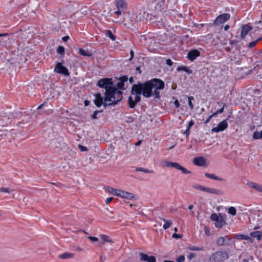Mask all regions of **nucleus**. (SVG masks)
Returning <instances> with one entry per match:
<instances>
[{
    "mask_svg": "<svg viewBox=\"0 0 262 262\" xmlns=\"http://www.w3.org/2000/svg\"><path fill=\"white\" fill-rule=\"evenodd\" d=\"M116 5L118 9L124 10L126 8V3L124 0H116Z\"/></svg>",
    "mask_w": 262,
    "mask_h": 262,
    "instance_id": "obj_17",
    "label": "nucleus"
},
{
    "mask_svg": "<svg viewBox=\"0 0 262 262\" xmlns=\"http://www.w3.org/2000/svg\"><path fill=\"white\" fill-rule=\"evenodd\" d=\"M204 230H205V233L207 235H210V231L209 230V228L207 226H206L205 227Z\"/></svg>",
    "mask_w": 262,
    "mask_h": 262,
    "instance_id": "obj_57",
    "label": "nucleus"
},
{
    "mask_svg": "<svg viewBox=\"0 0 262 262\" xmlns=\"http://www.w3.org/2000/svg\"><path fill=\"white\" fill-rule=\"evenodd\" d=\"M250 235L252 237L256 238L258 241L261 239L262 237V231H256L250 233Z\"/></svg>",
    "mask_w": 262,
    "mask_h": 262,
    "instance_id": "obj_19",
    "label": "nucleus"
},
{
    "mask_svg": "<svg viewBox=\"0 0 262 262\" xmlns=\"http://www.w3.org/2000/svg\"><path fill=\"white\" fill-rule=\"evenodd\" d=\"M228 213L233 215L234 216L236 214V209L234 207H230L228 209Z\"/></svg>",
    "mask_w": 262,
    "mask_h": 262,
    "instance_id": "obj_33",
    "label": "nucleus"
},
{
    "mask_svg": "<svg viewBox=\"0 0 262 262\" xmlns=\"http://www.w3.org/2000/svg\"><path fill=\"white\" fill-rule=\"evenodd\" d=\"M165 87L164 82L161 79L153 78L144 83L138 82L133 85L131 94L135 95V99L132 96L128 98V105L130 108L136 107L137 104L141 100V95L146 98L154 96L156 99H160L161 96L159 90H163Z\"/></svg>",
    "mask_w": 262,
    "mask_h": 262,
    "instance_id": "obj_1",
    "label": "nucleus"
},
{
    "mask_svg": "<svg viewBox=\"0 0 262 262\" xmlns=\"http://www.w3.org/2000/svg\"><path fill=\"white\" fill-rule=\"evenodd\" d=\"M205 192H208L211 194H214L216 195H222L223 194V192L217 189H215L213 188H209L205 187Z\"/></svg>",
    "mask_w": 262,
    "mask_h": 262,
    "instance_id": "obj_16",
    "label": "nucleus"
},
{
    "mask_svg": "<svg viewBox=\"0 0 262 262\" xmlns=\"http://www.w3.org/2000/svg\"><path fill=\"white\" fill-rule=\"evenodd\" d=\"M102 112V110H101V111H98V110H96L94 112L92 116V118L93 119H96L98 118L97 115V114L99 113H101Z\"/></svg>",
    "mask_w": 262,
    "mask_h": 262,
    "instance_id": "obj_42",
    "label": "nucleus"
},
{
    "mask_svg": "<svg viewBox=\"0 0 262 262\" xmlns=\"http://www.w3.org/2000/svg\"><path fill=\"white\" fill-rule=\"evenodd\" d=\"M190 129L187 128L185 132L184 133V134L186 135L187 137H188L190 135Z\"/></svg>",
    "mask_w": 262,
    "mask_h": 262,
    "instance_id": "obj_52",
    "label": "nucleus"
},
{
    "mask_svg": "<svg viewBox=\"0 0 262 262\" xmlns=\"http://www.w3.org/2000/svg\"><path fill=\"white\" fill-rule=\"evenodd\" d=\"M188 105L191 110H193L194 106L192 104V100H194L193 96L188 97Z\"/></svg>",
    "mask_w": 262,
    "mask_h": 262,
    "instance_id": "obj_37",
    "label": "nucleus"
},
{
    "mask_svg": "<svg viewBox=\"0 0 262 262\" xmlns=\"http://www.w3.org/2000/svg\"><path fill=\"white\" fill-rule=\"evenodd\" d=\"M229 258V255L226 251H217L211 254L209 258L210 262H223Z\"/></svg>",
    "mask_w": 262,
    "mask_h": 262,
    "instance_id": "obj_2",
    "label": "nucleus"
},
{
    "mask_svg": "<svg viewBox=\"0 0 262 262\" xmlns=\"http://www.w3.org/2000/svg\"><path fill=\"white\" fill-rule=\"evenodd\" d=\"M119 80L121 82L124 83L128 80V77L126 76H123L119 78Z\"/></svg>",
    "mask_w": 262,
    "mask_h": 262,
    "instance_id": "obj_45",
    "label": "nucleus"
},
{
    "mask_svg": "<svg viewBox=\"0 0 262 262\" xmlns=\"http://www.w3.org/2000/svg\"><path fill=\"white\" fill-rule=\"evenodd\" d=\"M129 83H132L134 82V78L133 77H130L129 79L128 78Z\"/></svg>",
    "mask_w": 262,
    "mask_h": 262,
    "instance_id": "obj_64",
    "label": "nucleus"
},
{
    "mask_svg": "<svg viewBox=\"0 0 262 262\" xmlns=\"http://www.w3.org/2000/svg\"><path fill=\"white\" fill-rule=\"evenodd\" d=\"M193 163L199 166H204L206 165V159L203 157H195L193 159Z\"/></svg>",
    "mask_w": 262,
    "mask_h": 262,
    "instance_id": "obj_13",
    "label": "nucleus"
},
{
    "mask_svg": "<svg viewBox=\"0 0 262 262\" xmlns=\"http://www.w3.org/2000/svg\"><path fill=\"white\" fill-rule=\"evenodd\" d=\"M90 101L88 100H85L84 102V104L85 106H88L90 104Z\"/></svg>",
    "mask_w": 262,
    "mask_h": 262,
    "instance_id": "obj_61",
    "label": "nucleus"
},
{
    "mask_svg": "<svg viewBox=\"0 0 262 262\" xmlns=\"http://www.w3.org/2000/svg\"><path fill=\"white\" fill-rule=\"evenodd\" d=\"M160 220L163 221L165 224L163 225V228L164 229L166 230L169 228L172 225V221L171 220H167L164 218L160 217Z\"/></svg>",
    "mask_w": 262,
    "mask_h": 262,
    "instance_id": "obj_21",
    "label": "nucleus"
},
{
    "mask_svg": "<svg viewBox=\"0 0 262 262\" xmlns=\"http://www.w3.org/2000/svg\"><path fill=\"white\" fill-rule=\"evenodd\" d=\"M78 146L81 151H85L88 150L86 147L83 146L81 145H79Z\"/></svg>",
    "mask_w": 262,
    "mask_h": 262,
    "instance_id": "obj_47",
    "label": "nucleus"
},
{
    "mask_svg": "<svg viewBox=\"0 0 262 262\" xmlns=\"http://www.w3.org/2000/svg\"><path fill=\"white\" fill-rule=\"evenodd\" d=\"M95 99L94 100V103L97 107L101 106L104 101V99L101 96V93H98L95 94Z\"/></svg>",
    "mask_w": 262,
    "mask_h": 262,
    "instance_id": "obj_15",
    "label": "nucleus"
},
{
    "mask_svg": "<svg viewBox=\"0 0 262 262\" xmlns=\"http://www.w3.org/2000/svg\"><path fill=\"white\" fill-rule=\"evenodd\" d=\"M122 11L123 10H122L121 9H118V10L115 11L114 13L117 15H120L122 13Z\"/></svg>",
    "mask_w": 262,
    "mask_h": 262,
    "instance_id": "obj_58",
    "label": "nucleus"
},
{
    "mask_svg": "<svg viewBox=\"0 0 262 262\" xmlns=\"http://www.w3.org/2000/svg\"><path fill=\"white\" fill-rule=\"evenodd\" d=\"M220 216H218L216 213H212L210 216V219L215 222L219 220Z\"/></svg>",
    "mask_w": 262,
    "mask_h": 262,
    "instance_id": "obj_41",
    "label": "nucleus"
},
{
    "mask_svg": "<svg viewBox=\"0 0 262 262\" xmlns=\"http://www.w3.org/2000/svg\"><path fill=\"white\" fill-rule=\"evenodd\" d=\"M205 176L208 178L213 179L217 181H223V179L215 176L213 173H205Z\"/></svg>",
    "mask_w": 262,
    "mask_h": 262,
    "instance_id": "obj_24",
    "label": "nucleus"
},
{
    "mask_svg": "<svg viewBox=\"0 0 262 262\" xmlns=\"http://www.w3.org/2000/svg\"><path fill=\"white\" fill-rule=\"evenodd\" d=\"M128 120L127 121V122H132L134 121V119L132 117H128Z\"/></svg>",
    "mask_w": 262,
    "mask_h": 262,
    "instance_id": "obj_63",
    "label": "nucleus"
},
{
    "mask_svg": "<svg viewBox=\"0 0 262 262\" xmlns=\"http://www.w3.org/2000/svg\"><path fill=\"white\" fill-rule=\"evenodd\" d=\"M88 238L92 242H97L98 241V238L94 236H89Z\"/></svg>",
    "mask_w": 262,
    "mask_h": 262,
    "instance_id": "obj_49",
    "label": "nucleus"
},
{
    "mask_svg": "<svg viewBox=\"0 0 262 262\" xmlns=\"http://www.w3.org/2000/svg\"><path fill=\"white\" fill-rule=\"evenodd\" d=\"M117 89H119L120 90H125V88L124 87V83L122 82H121L120 81H119L117 84Z\"/></svg>",
    "mask_w": 262,
    "mask_h": 262,
    "instance_id": "obj_39",
    "label": "nucleus"
},
{
    "mask_svg": "<svg viewBox=\"0 0 262 262\" xmlns=\"http://www.w3.org/2000/svg\"><path fill=\"white\" fill-rule=\"evenodd\" d=\"M252 138L254 140H257L262 138V130L260 132L258 131L254 132Z\"/></svg>",
    "mask_w": 262,
    "mask_h": 262,
    "instance_id": "obj_28",
    "label": "nucleus"
},
{
    "mask_svg": "<svg viewBox=\"0 0 262 262\" xmlns=\"http://www.w3.org/2000/svg\"><path fill=\"white\" fill-rule=\"evenodd\" d=\"M260 41V39H258L257 38L256 40H254V41H251L250 42L248 45V47L250 49H251L252 48H253L254 47H255L256 46V45L259 41Z\"/></svg>",
    "mask_w": 262,
    "mask_h": 262,
    "instance_id": "obj_32",
    "label": "nucleus"
},
{
    "mask_svg": "<svg viewBox=\"0 0 262 262\" xmlns=\"http://www.w3.org/2000/svg\"><path fill=\"white\" fill-rule=\"evenodd\" d=\"M105 35H106V36L111 39L113 41L115 40L116 36L113 34L112 31L110 30H107Z\"/></svg>",
    "mask_w": 262,
    "mask_h": 262,
    "instance_id": "obj_30",
    "label": "nucleus"
},
{
    "mask_svg": "<svg viewBox=\"0 0 262 262\" xmlns=\"http://www.w3.org/2000/svg\"><path fill=\"white\" fill-rule=\"evenodd\" d=\"M225 223L226 222L223 217L221 215V214H220L219 220L215 222V227L219 228H221L225 224Z\"/></svg>",
    "mask_w": 262,
    "mask_h": 262,
    "instance_id": "obj_18",
    "label": "nucleus"
},
{
    "mask_svg": "<svg viewBox=\"0 0 262 262\" xmlns=\"http://www.w3.org/2000/svg\"><path fill=\"white\" fill-rule=\"evenodd\" d=\"M253 27L248 24L244 25L241 29V38L243 39L246 35L252 30Z\"/></svg>",
    "mask_w": 262,
    "mask_h": 262,
    "instance_id": "obj_12",
    "label": "nucleus"
},
{
    "mask_svg": "<svg viewBox=\"0 0 262 262\" xmlns=\"http://www.w3.org/2000/svg\"><path fill=\"white\" fill-rule=\"evenodd\" d=\"M116 100H114V101H116L117 104L118 103V102L120 101L122 99V92L120 90H118L116 88Z\"/></svg>",
    "mask_w": 262,
    "mask_h": 262,
    "instance_id": "obj_26",
    "label": "nucleus"
},
{
    "mask_svg": "<svg viewBox=\"0 0 262 262\" xmlns=\"http://www.w3.org/2000/svg\"><path fill=\"white\" fill-rule=\"evenodd\" d=\"M113 85L112 78H104L100 79L97 82V86L101 88H104L106 90L112 87Z\"/></svg>",
    "mask_w": 262,
    "mask_h": 262,
    "instance_id": "obj_5",
    "label": "nucleus"
},
{
    "mask_svg": "<svg viewBox=\"0 0 262 262\" xmlns=\"http://www.w3.org/2000/svg\"><path fill=\"white\" fill-rule=\"evenodd\" d=\"M130 57L129 58V60L131 61L134 57V52L133 50H130Z\"/></svg>",
    "mask_w": 262,
    "mask_h": 262,
    "instance_id": "obj_55",
    "label": "nucleus"
},
{
    "mask_svg": "<svg viewBox=\"0 0 262 262\" xmlns=\"http://www.w3.org/2000/svg\"><path fill=\"white\" fill-rule=\"evenodd\" d=\"M142 143V141L141 140H139L138 142H137L136 143H135V145L136 146H139L141 145Z\"/></svg>",
    "mask_w": 262,
    "mask_h": 262,
    "instance_id": "obj_62",
    "label": "nucleus"
},
{
    "mask_svg": "<svg viewBox=\"0 0 262 262\" xmlns=\"http://www.w3.org/2000/svg\"><path fill=\"white\" fill-rule=\"evenodd\" d=\"M136 171H142L148 173H154V171L152 170L144 168L143 167H137L136 169Z\"/></svg>",
    "mask_w": 262,
    "mask_h": 262,
    "instance_id": "obj_27",
    "label": "nucleus"
},
{
    "mask_svg": "<svg viewBox=\"0 0 262 262\" xmlns=\"http://www.w3.org/2000/svg\"><path fill=\"white\" fill-rule=\"evenodd\" d=\"M70 38L69 36H65L62 37V40L64 42L67 41L68 39Z\"/></svg>",
    "mask_w": 262,
    "mask_h": 262,
    "instance_id": "obj_60",
    "label": "nucleus"
},
{
    "mask_svg": "<svg viewBox=\"0 0 262 262\" xmlns=\"http://www.w3.org/2000/svg\"><path fill=\"white\" fill-rule=\"evenodd\" d=\"M111 101L112 102L107 103V102H105L104 101H103L102 105H103L104 108H106L108 106H114L117 104L116 101H114V100Z\"/></svg>",
    "mask_w": 262,
    "mask_h": 262,
    "instance_id": "obj_34",
    "label": "nucleus"
},
{
    "mask_svg": "<svg viewBox=\"0 0 262 262\" xmlns=\"http://www.w3.org/2000/svg\"><path fill=\"white\" fill-rule=\"evenodd\" d=\"M174 104L176 106V108H179L180 107V103H179V102L178 101V100L176 99L174 101Z\"/></svg>",
    "mask_w": 262,
    "mask_h": 262,
    "instance_id": "obj_53",
    "label": "nucleus"
},
{
    "mask_svg": "<svg viewBox=\"0 0 262 262\" xmlns=\"http://www.w3.org/2000/svg\"><path fill=\"white\" fill-rule=\"evenodd\" d=\"M172 237L178 239L181 238L182 237V235L180 234H177L175 233L172 235Z\"/></svg>",
    "mask_w": 262,
    "mask_h": 262,
    "instance_id": "obj_51",
    "label": "nucleus"
},
{
    "mask_svg": "<svg viewBox=\"0 0 262 262\" xmlns=\"http://www.w3.org/2000/svg\"><path fill=\"white\" fill-rule=\"evenodd\" d=\"M225 237L223 236L219 237L216 240V244L219 246H223L225 244Z\"/></svg>",
    "mask_w": 262,
    "mask_h": 262,
    "instance_id": "obj_29",
    "label": "nucleus"
},
{
    "mask_svg": "<svg viewBox=\"0 0 262 262\" xmlns=\"http://www.w3.org/2000/svg\"><path fill=\"white\" fill-rule=\"evenodd\" d=\"M195 253H190L188 255V259L189 260H191L193 258H194L195 256Z\"/></svg>",
    "mask_w": 262,
    "mask_h": 262,
    "instance_id": "obj_46",
    "label": "nucleus"
},
{
    "mask_svg": "<svg viewBox=\"0 0 262 262\" xmlns=\"http://www.w3.org/2000/svg\"><path fill=\"white\" fill-rule=\"evenodd\" d=\"M236 43H237V41L236 40H231L229 41V44L232 46Z\"/></svg>",
    "mask_w": 262,
    "mask_h": 262,
    "instance_id": "obj_59",
    "label": "nucleus"
},
{
    "mask_svg": "<svg viewBox=\"0 0 262 262\" xmlns=\"http://www.w3.org/2000/svg\"><path fill=\"white\" fill-rule=\"evenodd\" d=\"M192 187H193V188H194L195 189L200 190L202 191H205V187L203 186L202 185L196 184V185H193Z\"/></svg>",
    "mask_w": 262,
    "mask_h": 262,
    "instance_id": "obj_36",
    "label": "nucleus"
},
{
    "mask_svg": "<svg viewBox=\"0 0 262 262\" xmlns=\"http://www.w3.org/2000/svg\"><path fill=\"white\" fill-rule=\"evenodd\" d=\"M188 249L191 250V251H201L204 250V248L203 247H195L193 246H190L189 247H188Z\"/></svg>",
    "mask_w": 262,
    "mask_h": 262,
    "instance_id": "obj_31",
    "label": "nucleus"
},
{
    "mask_svg": "<svg viewBox=\"0 0 262 262\" xmlns=\"http://www.w3.org/2000/svg\"><path fill=\"white\" fill-rule=\"evenodd\" d=\"M113 197L107 198L105 200V203L106 204H110L111 202V201L113 200Z\"/></svg>",
    "mask_w": 262,
    "mask_h": 262,
    "instance_id": "obj_54",
    "label": "nucleus"
},
{
    "mask_svg": "<svg viewBox=\"0 0 262 262\" xmlns=\"http://www.w3.org/2000/svg\"><path fill=\"white\" fill-rule=\"evenodd\" d=\"M74 253L65 252L59 255L58 257L60 259H69L73 257Z\"/></svg>",
    "mask_w": 262,
    "mask_h": 262,
    "instance_id": "obj_20",
    "label": "nucleus"
},
{
    "mask_svg": "<svg viewBox=\"0 0 262 262\" xmlns=\"http://www.w3.org/2000/svg\"><path fill=\"white\" fill-rule=\"evenodd\" d=\"M0 191L2 192L10 193L13 192L14 191V190L13 189H10L9 188H6V187H3L1 188Z\"/></svg>",
    "mask_w": 262,
    "mask_h": 262,
    "instance_id": "obj_35",
    "label": "nucleus"
},
{
    "mask_svg": "<svg viewBox=\"0 0 262 262\" xmlns=\"http://www.w3.org/2000/svg\"><path fill=\"white\" fill-rule=\"evenodd\" d=\"M140 259L141 261H144L146 262H156V258L154 256H149L147 254L144 253H140Z\"/></svg>",
    "mask_w": 262,
    "mask_h": 262,
    "instance_id": "obj_11",
    "label": "nucleus"
},
{
    "mask_svg": "<svg viewBox=\"0 0 262 262\" xmlns=\"http://www.w3.org/2000/svg\"><path fill=\"white\" fill-rule=\"evenodd\" d=\"M200 52L197 49H193L189 51L187 53V58L191 61H194L198 57L200 56Z\"/></svg>",
    "mask_w": 262,
    "mask_h": 262,
    "instance_id": "obj_10",
    "label": "nucleus"
},
{
    "mask_svg": "<svg viewBox=\"0 0 262 262\" xmlns=\"http://www.w3.org/2000/svg\"><path fill=\"white\" fill-rule=\"evenodd\" d=\"M247 185L251 188H252L256 191L262 192V185H259L253 182H248Z\"/></svg>",
    "mask_w": 262,
    "mask_h": 262,
    "instance_id": "obj_14",
    "label": "nucleus"
},
{
    "mask_svg": "<svg viewBox=\"0 0 262 262\" xmlns=\"http://www.w3.org/2000/svg\"><path fill=\"white\" fill-rule=\"evenodd\" d=\"M185 260V256L181 255L176 259L177 262H184Z\"/></svg>",
    "mask_w": 262,
    "mask_h": 262,
    "instance_id": "obj_44",
    "label": "nucleus"
},
{
    "mask_svg": "<svg viewBox=\"0 0 262 262\" xmlns=\"http://www.w3.org/2000/svg\"><path fill=\"white\" fill-rule=\"evenodd\" d=\"M163 164L164 166L167 167H173L177 170H181L184 174H190L191 171L187 170L184 167L182 166L179 163L177 162H172L170 161H165Z\"/></svg>",
    "mask_w": 262,
    "mask_h": 262,
    "instance_id": "obj_3",
    "label": "nucleus"
},
{
    "mask_svg": "<svg viewBox=\"0 0 262 262\" xmlns=\"http://www.w3.org/2000/svg\"><path fill=\"white\" fill-rule=\"evenodd\" d=\"M230 18V15L229 13H224L217 16L213 21L214 25L219 26L220 25L226 23Z\"/></svg>",
    "mask_w": 262,
    "mask_h": 262,
    "instance_id": "obj_6",
    "label": "nucleus"
},
{
    "mask_svg": "<svg viewBox=\"0 0 262 262\" xmlns=\"http://www.w3.org/2000/svg\"><path fill=\"white\" fill-rule=\"evenodd\" d=\"M213 116H214L213 114H212L210 116H209V117L205 120L204 123L205 124L208 123Z\"/></svg>",
    "mask_w": 262,
    "mask_h": 262,
    "instance_id": "obj_56",
    "label": "nucleus"
},
{
    "mask_svg": "<svg viewBox=\"0 0 262 262\" xmlns=\"http://www.w3.org/2000/svg\"><path fill=\"white\" fill-rule=\"evenodd\" d=\"M101 239L104 241L106 242H112L111 240L109 239V236L107 235H105L104 234H101L100 235Z\"/></svg>",
    "mask_w": 262,
    "mask_h": 262,
    "instance_id": "obj_40",
    "label": "nucleus"
},
{
    "mask_svg": "<svg viewBox=\"0 0 262 262\" xmlns=\"http://www.w3.org/2000/svg\"><path fill=\"white\" fill-rule=\"evenodd\" d=\"M54 71L55 73L62 74L66 76H69L70 73L68 69L65 67L62 66L61 62H57L54 68Z\"/></svg>",
    "mask_w": 262,
    "mask_h": 262,
    "instance_id": "obj_7",
    "label": "nucleus"
},
{
    "mask_svg": "<svg viewBox=\"0 0 262 262\" xmlns=\"http://www.w3.org/2000/svg\"><path fill=\"white\" fill-rule=\"evenodd\" d=\"M79 54L83 56L91 57L92 56V54L89 51H86L83 49H79Z\"/></svg>",
    "mask_w": 262,
    "mask_h": 262,
    "instance_id": "obj_23",
    "label": "nucleus"
},
{
    "mask_svg": "<svg viewBox=\"0 0 262 262\" xmlns=\"http://www.w3.org/2000/svg\"><path fill=\"white\" fill-rule=\"evenodd\" d=\"M236 238L239 240H247L252 242V239L248 235L239 234L236 235Z\"/></svg>",
    "mask_w": 262,
    "mask_h": 262,
    "instance_id": "obj_22",
    "label": "nucleus"
},
{
    "mask_svg": "<svg viewBox=\"0 0 262 262\" xmlns=\"http://www.w3.org/2000/svg\"><path fill=\"white\" fill-rule=\"evenodd\" d=\"M226 106V104H224L223 106L222 107V108H221V109L217 110L216 112H215L214 113H213V115L215 116L218 114H221L223 112H224V107L225 106Z\"/></svg>",
    "mask_w": 262,
    "mask_h": 262,
    "instance_id": "obj_43",
    "label": "nucleus"
},
{
    "mask_svg": "<svg viewBox=\"0 0 262 262\" xmlns=\"http://www.w3.org/2000/svg\"><path fill=\"white\" fill-rule=\"evenodd\" d=\"M194 124V121L193 120H191L188 124L187 128L190 129V128Z\"/></svg>",
    "mask_w": 262,
    "mask_h": 262,
    "instance_id": "obj_48",
    "label": "nucleus"
},
{
    "mask_svg": "<svg viewBox=\"0 0 262 262\" xmlns=\"http://www.w3.org/2000/svg\"><path fill=\"white\" fill-rule=\"evenodd\" d=\"M166 63L169 66H172L173 64V62L170 59H167L166 60Z\"/></svg>",
    "mask_w": 262,
    "mask_h": 262,
    "instance_id": "obj_50",
    "label": "nucleus"
},
{
    "mask_svg": "<svg viewBox=\"0 0 262 262\" xmlns=\"http://www.w3.org/2000/svg\"><path fill=\"white\" fill-rule=\"evenodd\" d=\"M177 70L178 71H184L186 73L188 74H191L192 72V71L189 69L188 67L185 66H179L177 68Z\"/></svg>",
    "mask_w": 262,
    "mask_h": 262,
    "instance_id": "obj_25",
    "label": "nucleus"
},
{
    "mask_svg": "<svg viewBox=\"0 0 262 262\" xmlns=\"http://www.w3.org/2000/svg\"><path fill=\"white\" fill-rule=\"evenodd\" d=\"M228 118H227L225 120H224L223 121L221 122L218 124L217 126L215 127H213L211 129L212 132L214 133H219L220 132H222L226 129L228 127V123L227 120Z\"/></svg>",
    "mask_w": 262,
    "mask_h": 262,
    "instance_id": "obj_9",
    "label": "nucleus"
},
{
    "mask_svg": "<svg viewBox=\"0 0 262 262\" xmlns=\"http://www.w3.org/2000/svg\"><path fill=\"white\" fill-rule=\"evenodd\" d=\"M58 54L62 55L64 53V48L62 46H59L57 49Z\"/></svg>",
    "mask_w": 262,
    "mask_h": 262,
    "instance_id": "obj_38",
    "label": "nucleus"
},
{
    "mask_svg": "<svg viewBox=\"0 0 262 262\" xmlns=\"http://www.w3.org/2000/svg\"><path fill=\"white\" fill-rule=\"evenodd\" d=\"M110 189L109 192L114 195L129 200L135 198V195L133 193L122 190H118L112 188H110Z\"/></svg>",
    "mask_w": 262,
    "mask_h": 262,
    "instance_id": "obj_4",
    "label": "nucleus"
},
{
    "mask_svg": "<svg viewBox=\"0 0 262 262\" xmlns=\"http://www.w3.org/2000/svg\"><path fill=\"white\" fill-rule=\"evenodd\" d=\"M116 94V88L112 86L105 90L104 93V101L105 102L111 101L112 100V96Z\"/></svg>",
    "mask_w": 262,
    "mask_h": 262,
    "instance_id": "obj_8",
    "label": "nucleus"
}]
</instances>
